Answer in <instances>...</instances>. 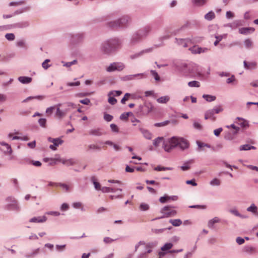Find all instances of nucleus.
Segmentation results:
<instances>
[{
    "label": "nucleus",
    "mask_w": 258,
    "mask_h": 258,
    "mask_svg": "<svg viewBox=\"0 0 258 258\" xmlns=\"http://www.w3.org/2000/svg\"><path fill=\"white\" fill-rule=\"evenodd\" d=\"M110 95H112V96H118L120 95L122 93L121 91H113L109 92Z\"/></svg>",
    "instance_id": "nucleus-55"
},
{
    "label": "nucleus",
    "mask_w": 258,
    "mask_h": 258,
    "mask_svg": "<svg viewBox=\"0 0 258 258\" xmlns=\"http://www.w3.org/2000/svg\"><path fill=\"white\" fill-rule=\"evenodd\" d=\"M142 246L144 248L147 250L146 252H145L144 253L141 254L139 256V258H144L146 256V253H150L152 251V248L153 247V245L150 244H146L145 242L140 241L139 242L138 244H137L135 246V250L136 251L138 249V248L140 246Z\"/></svg>",
    "instance_id": "nucleus-4"
},
{
    "label": "nucleus",
    "mask_w": 258,
    "mask_h": 258,
    "mask_svg": "<svg viewBox=\"0 0 258 258\" xmlns=\"http://www.w3.org/2000/svg\"><path fill=\"white\" fill-rule=\"evenodd\" d=\"M39 124L43 127H46V120L45 118H40L38 120Z\"/></svg>",
    "instance_id": "nucleus-51"
},
{
    "label": "nucleus",
    "mask_w": 258,
    "mask_h": 258,
    "mask_svg": "<svg viewBox=\"0 0 258 258\" xmlns=\"http://www.w3.org/2000/svg\"><path fill=\"white\" fill-rule=\"evenodd\" d=\"M80 85V82L79 81H77L74 83H67V85L68 86L72 87V86H78Z\"/></svg>",
    "instance_id": "nucleus-58"
},
{
    "label": "nucleus",
    "mask_w": 258,
    "mask_h": 258,
    "mask_svg": "<svg viewBox=\"0 0 258 258\" xmlns=\"http://www.w3.org/2000/svg\"><path fill=\"white\" fill-rule=\"evenodd\" d=\"M244 44L247 48H250L252 46V42L250 39H247L244 41Z\"/></svg>",
    "instance_id": "nucleus-40"
},
{
    "label": "nucleus",
    "mask_w": 258,
    "mask_h": 258,
    "mask_svg": "<svg viewBox=\"0 0 258 258\" xmlns=\"http://www.w3.org/2000/svg\"><path fill=\"white\" fill-rule=\"evenodd\" d=\"M131 96V94L130 93H126L123 98L121 100V102L122 104H124L125 103V101L128 100L130 97Z\"/></svg>",
    "instance_id": "nucleus-47"
},
{
    "label": "nucleus",
    "mask_w": 258,
    "mask_h": 258,
    "mask_svg": "<svg viewBox=\"0 0 258 258\" xmlns=\"http://www.w3.org/2000/svg\"><path fill=\"white\" fill-rule=\"evenodd\" d=\"M129 21L130 18L128 16H123L117 21L110 22L109 26L113 29H116L118 27H123L125 26Z\"/></svg>",
    "instance_id": "nucleus-3"
},
{
    "label": "nucleus",
    "mask_w": 258,
    "mask_h": 258,
    "mask_svg": "<svg viewBox=\"0 0 258 258\" xmlns=\"http://www.w3.org/2000/svg\"><path fill=\"white\" fill-rule=\"evenodd\" d=\"M254 29L252 28H242L239 29L240 33L243 34H247L250 32H253Z\"/></svg>",
    "instance_id": "nucleus-17"
},
{
    "label": "nucleus",
    "mask_w": 258,
    "mask_h": 258,
    "mask_svg": "<svg viewBox=\"0 0 258 258\" xmlns=\"http://www.w3.org/2000/svg\"><path fill=\"white\" fill-rule=\"evenodd\" d=\"M120 44L118 39H114L105 42L103 44V48L105 52L109 53Z\"/></svg>",
    "instance_id": "nucleus-2"
},
{
    "label": "nucleus",
    "mask_w": 258,
    "mask_h": 258,
    "mask_svg": "<svg viewBox=\"0 0 258 258\" xmlns=\"http://www.w3.org/2000/svg\"><path fill=\"white\" fill-rule=\"evenodd\" d=\"M239 124L243 127H246L248 126V122L244 119H241L239 120Z\"/></svg>",
    "instance_id": "nucleus-33"
},
{
    "label": "nucleus",
    "mask_w": 258,
    "mask_h": 258,
    "mask_svg": "<svg viewBox=\"0 0 258 258\" xmlns=\"http://www.w3.org/2000/svg\"><path fill=\"white\" fill-rule=\"evenodd\" d=\"M149 208V207L148 205L145 204V203H142L140 206V209L142 211H146V210H148Z\"/></svg>",
    "instance_id": "nucleus-48"
},
{
    "label": "nucleus",
    "mask_w": 258,
    "mask_h": 258,
    "mask_svg": "<svg viewBox=\"0 0 258 258\" xmlns=\"http://www.w3.org/2000/svg\"><path fill=\"white\" fill-rule=\"evenodd\" d=\"M244 67L246 69H255L256 67V62L255 61L252 62H247L246 61H244Z\"/></svg>",
    "instance_id": "nucleus-14"
},
{
    "label": "nucleus",
    "mask_w": 258,
    "mask_h": 258,
    "mask_svg": "<svg viewBox=\"0 0 258 258\" xmlns=\"http://www.w3.org/2000/svg\"><path fill=\"white\" fill-rule=\"evenodd\" d=\"M124 65L121 62H113L106 68V71L108 72L115 71H121L124 69Z\"/></svg>",
    "instance_id": "nucleus-7"
},
{
    "label": "nucleus",
    "mask_w": 258,
    "mask_h": 258,
    "mask_svg": "<svg viewBox=\"0 0 258 258\" xmlns=\"http://www.w3.org/2000/svg\"><path fill=\"white\" fill-rule=\"evenodd\" d=\"M17 45L18 47H25V42L24 40H20L17 42Z\"/></svg>",
    "instance_id": "nucleus-64"
},
{
    "label": "nucleus",
    "mask_w": 258,
    "mask_h": 258,
    "mask_svg": "<svg viewBox=\"0 0 258 258\" xmlns=\"http://www.w3.org/2000/svg\"><path fill=\"white\" fill-rule=\"evenodd\" d=\"M178 43L182 45L184 47H186L188 46V44L191 43L190 40L189 39H179L177 40Z\"/></svg>",
    "instance_id": "nucleus-16"
},
{
    "label": "nucleus",
    "mask_w": 258,
    "mask_h": 258,
    "mask_svg": "<svg viewBox=\"0 0 258 258\" xmlns=\"http://www.w3.org/2000/svg\"><path fill=\"white\" fill-rule=\"evenodd\" d=\"M5 37L9 41H13L15 38V35L13 33H7L6 34Z\"/></svg>",
    "instance_id": "nucleus-38"
},
{
    "label": "nucleus",
    "mask_w": 258,
    "mask_h": 258,
    "mask_svg": "<svg viewBox=\"0 0 258 258\" xmlns=\"http://www.w3.org/2000/svg\"><path fill=\"white\" fill-rule=\"evenodd\" d=\"M188 85L190 87H199L200 86V83L196 81L188 82Z\"/></svg>",
    "instance_id": "nucleus-32"
},
{
    "label": "nucleus",
    "mask_w": 258,
    "mask_h": 258,
    "mask_svg": "<svg viewBox=\"0 0 258 258\" xmlns=\"http://www.w3.org/2000/svg\"><path fill=\"white\" fill-rule=\"evenodd\" d=\"M117 190H119L120 191L122 190V189L120 188H115L114 187H102L100 189V190H101L103 192H114Z\"/></svg>",
    "instance_id": "nucleus-15"
},
{
    "label": "nucleus",
    "mask_w": 258,
    "mask_h": 258,
    "mask_svg": "<svg viewBox=\"0 0 258 258\" xmlns=\"http://www.w3.org/2000/svg\"><path fill=\"white\" fill-rule=\"evenodd\" d=\"M131 114H132V113H131V112H127V113H123L120 115V118L122 120L127 119L128 118V116Z\"/></svg>",
    "instance_id": "nucleus-44"
},
{
    "label": "nucleus",
    "mask_w": 258,
    "mask_h": 258,
    "mask_svg": "<svg viewBox=\"0 0 258 258\" xmlns=\"http://www.w3.org/2000/svg\"><path fill=\"white\" fill-rule=\"evenodd\" d=\"M108 102L111 104H115L117 102L116 99L113 97V96H112V95H110L109 93H108Z\"/></svg>",
    "instance_id": "nucleus-30"
},
{
    "label": "nucleus",
    "mask_w": 258,
    "mask_h": 258,
    "mask_svg": "<svg viewBox=\"0 0 258 258\" xmlns=\"http://www.w3.org/2000/svg\"><path fill=\"white\" fill-rule=\"evenodd\" d=\"M153 106L149 102H145L143 105H140V111L143 115H147L153 110Z\"/></svg>",
    "instance_id": "nucleus-5"
},
{
    "label": "nucleus",
    "mask_w": 258,
    "mask_h": 258,
    "mask_svg": "<svg viewBox=\"0 0 258 258\" xmlns=\"http://www.w3.org/2000/svg\"><path fill=\"white\" fill-rule=\"evenodd\" d=\"M215 15L214 13L211 11L207 13L206 15H205V18L208 21H210L213 19L215 18Z\"/></svg>",
    "instance_id": "nucleus-26"
},
{
    "label": "nucleus",
    "mask_w": 258,
    "mask_h": 258,
    "mask_svg": "<svg viewBox=\"0 0 258 258\" xmlns=\"http://www.w3.org/2000/svg\"><path fill=\"white\" fill-rule=\"evenodd\" d=\"M7 200L8 201H11L12 203L9 205L10 208V209L16 210L19 208L18 203L16 200L13 198L9 197L7 198Z\"/></svg>",
    "instance_id": "nucleus-13"
},
{
    "label": "nucleus",
    "mask_w": 258,
    "mask_h": 258,
    "mask_svg": "<svg viewBox=\"0 0 258 258\" xmlns=\"http://www.w3.org/2000/svg\"><path fill=\"white\" fill-rule=\"evenodd\" d=\"M92 180H93L95 189L98 190H100L101 187L100 183L99 182L96 181L95 180L94 178H93Z\"/></svg>",
    "instance_id": "nucleus-52"
},
{
    "label": "nucleus",
    "mask_w": 258,
    "mask_h": 258,
    "mask_svg": "<svg viewBox=\"0 0 258 258\" xmlns=\"http://www.w3.org/2000/svg\"><path fill=\"white\" fill-rule=\"evenodd\" d=\"M60 106H61V104H58L55 105L56 109L55 115L57 117H58L59 118H61L64 117L66 115L67 112V110L63 111V110H60Z\"/></svg>",
    "instance_id": "nucleus-9"
},
{
    "label": "nucleus",
    "mask_w": 258,
    "mask_h": 258,
    "mask_svg": "<svg viewBox=\"0 0 258 258\" xmlns=\"http://www.w3.org/2000/svg\"><path fill=\"white\" fill-rule=\"evenodd\" d=\"M50 60L48 59L45 60L42 64V67H43V68H44L45 70L47 69L50 67V65L48 64Z\"/></svg>",
    "instance_id": "nucleus-46"
},
{
    "label": "nucleus",
    "mask_w": 258,
    "mask_h": 258,
    "mask_svg": "<svg viewBox=\"0 0 258 258\" xmlns=\"http://www.w3.org/2000/svg\"><path fill=\"white\" fill-rule=\"evenodd\" d=\"M110 127H111V130L113 131V132H118V127L117 126V125L115 124H110Z\"/></svg>",
    "instance_id": "nucleus-60"
},
{
    "label": "nucleus",
    "mask_w": 258,
    "mask_h": 258,
    "mask_svg": "<svg viewBox=\"0 0 258 258\" xmlns=\"http://www.w3.org/2000/svg\"><path fill=\"white\" fill-rule=\"evenodd\" d=\"M189 145V144L186 139L183 138L173 137L164 144L163 147L166 152H169L177 146L183 150L187 149Z\"/></svg>",
    "instance_id": "nucleus-1"
},
{
    "label": "nucleus",
    "mask_w": 258,
    "mask_h": 258,
    "mask_svg": "<svg viewBox=\"0 0 258 258\" xmlns=\"http://www.w3.org/2000/svg\"><path fill=\"white\" fill-rule=\"evenodd\" d=\"M212 185H219L220 184V181L217 178H215L210 182Z\"/></svg>",
    "instance_id": "nucleus-45"
},
{
    "label": "nucleus",
    "mask_w": 258,
    "mask_h": 258,
    "mask_svg": "<svg viewBox=\"0 0 258 258\" xmlns=\"http://www.w3.org/2000/svg\"><path fill=\"white\" fill-rule=\"evenodd\" d=\"M34 98H36V99H43L44 98V97L43 96H36V97H29L28 98H27L26 99L24 100L23 101V102H27L32 99H34Z\"/></svg>",
    "instance_id": "nucleus-42"
},
{
    "label": "nucleus",
    "mask_w": 258,
    "mask_h": 258,
    "mask_svg": "<svg viewBox=\"0 0 258 258\" xmlns=\"http://www.w3.org/2000/svg\"><path fill=\"white\" fill-rule=\"evenodd\" d=\"M140 131L146 139H151L152 138V135L148 131L143 129H141Z\"/></svg>",
    "instance_id": "nucleus-25"
},
{
    "label": "nucleus",
    "mask_w": 258,
    "mask_h": 258,
    "mask_svg": "<svg viewBox=\"0 0 258 258\" xmlns=\"http://www.w3.org/2000/svg\"><path fill=\"white\" fill-rule=\"evenodd\" d=\"M220 220L218 217H215L212 220H210L208 222V226L210 228H212L214 224L216 223L219 222Z\"/></svg>",
    "instance_id": "nucleus-24"
},
{
    "label": "nucleus",
    "mask_w": 258,
    "mask_h": 258,
    "mask_svg": "<svg viewBox=\"0 0 258 258\" xmlns=\"http://www.w3.org/2000/svg\"><path fill=\"white\" fill-rule=\"evenodd\" d=\"M80 102L83 104L88 105L90 103V100L88 98H85L83 100H80Z\"/></svg>",
    "instance_id": "nucleus-61"
},
{
    "label": "nucleus",
    "mask_w": 258,
    "mask_h": 258,
    "mask_svg": "<svg viewBox=\"0 0 258 258\" xmlns=\"http://www.w3.org/2000/svg\"><path fill=\"white\" fill-rule=\"evenodd\" d=\"M58 186H61L65 191H69L70 190V186L64 183H58Z\"/></svg>",
    "instance_id": "nucleus-49"
},
{
    "label": "nucleus",
    "mask_w": 258,
    "mask_h": 258,
    "mask_svg": "<svg viewBox=\"0 0 258 258\" xmlns=\"http://www.w3.org/2000/svg\"><path fill=\"white\" fill-rule=\"evenodd\" d=\"M56 109L55 105L48 107L46 110V113L47 116H50L53 113L54 109Z\"/></svg>",
    "instance_id": "nucleus-29"
},
{
    "label": "nucleus",
    "mask_w": 258,
    "mask_h": 258,
    "mask_svg": "<svg viewBox=\"0 0 258 258\" xmlns=\"http://www.w3.org/2000/svg\"><path fill=\"white\" fill-rule=\"evenodd\" d=\"M190 50L192 53H201L207 52L208 49L206 48H201L197 46H194L190 48Z\"/></svg>",
    "instance_id": "nucleus-12"
},
{
    "label": "nucleus",
    "mask_w": 258,
    "mask_h": 258,
    "mask_svg": "<svg viewBox=\"0 0 258 258\" xmlns=\"http://www.w3.org/2000/svg\"><path fill=\"white\" fill-rule=\"evenodd\" d=\"M197 144L198 145V147L200 148L203 147H210V146L208 145V144H205V143H202V142H200L199 141H198L197 142Z\"/></svg>",
    "instance_id": "nucleus-63"
},
{
    "label": "nucleus",
    "mask_w": 258,
    "mask_h": 258,
    "mask_svg": "<svg viewBox=\"0 0 258 258\" xmlns=\"http://www.w3.org/2000/svg\"><path fill=\"white\" fill-rule=\"evenodd\" d=\"M169 222L174 226H179L182 224V221L179 219H170Z\"/></svg>",
    "instance_id": "nucleus-21"
},
{
    "label": "nucleus",
    "mask_w": 258,
    "mask_h": 258,
    "mask_svg": "<svg viewBox=\"0 0 258 258\" xmlns=\"http://www.w3.org/2000/svg\"><path fill=\"white\" fill-rule=\"evenodd\" d=\"M48 141L50 142L53 143L54 145H55L56 147L58 146L59 145L61 144L62 143V141L59 139H52V138H49L48 139Z\"/></svg>",
    "instance_id": "nucleus-18"
},
{
    "label": "nucleus",
    "mask_w": 258,
    "mask_h": 258,
    "mask_svg": "<svg viewBox=\"0 0 258 258\" xmlns=\"http://www.w3.org/2000/svg\"><path fill=\"white\" fill-rule=\"evenodd\" d=\"M47 217L45 216H39L37 217H33L31 218L29 221L30 222L34 223H43L47 220Z\"/></svg>",
    "instance_id": "nucleus-11"
},
{
    "label": "nucleus",
    "mask_w": 258,
    "mask_h": 258,
    "mask_svg": "<svg viewBox=\"0 0 258 258\" xmlns=\"http://www.w3.org/2000/svg\"><path fill=\"white\" fill-rule=\"evenodd\" d=\"M171 168L169 167H164L160 166H157L154 168L155 170L156 171H163L166 170H170Z\"/></svg>",
    "instance_id": "nucleus-54"
},
{
    "label": "nucleus",
    "mask_w": 258,
    "mask_h": 258,
    "mask_svg": "<svg viewBox=\"0 0 258 258\" xmlns=\"http://www.w3.org/2000/svg\"><path fill=\"white\" fill-rule=\"evenodd\" d=\"M163 138L162 137H159L154 140L153 144L155 146L158 147L159 144L163 141Z\"/></svg>",
    "instance_id": "nucleus-35"
},
{
    "label": "nucleus",
    "mask_w": 258,
    "mask_h": 258,
    "mask_svg": "<svg viewBox=\"0 0 258 258\" xmlns=\"http://www.w3.org/2000/svg\"><path fill=\"white\" fill-rule=\"evenodd\" d=\"M100 147L95 145H90L88 146L87 151H89L90 150H100Z\"/></svg>",
    "instance_id": "nucleus-53"
},
{
    "label": "nucleus",
    "mask_w": 258,
    "mask_h": 258,
    "mask_svg": "<svg viewBox=\"0 0 258 258\" xmlns=\"http://www.w3.org/2000/svg\"><path fill=\"white\" fill-rule=\"evenodd\" d=\"M151 30L150 26H146L143 30L140 31L139 34L140 35H146Z\"/></svg>",
    "instance_id": "nucleus-28"
},
{
    "label": "nucleus",
    "mask_w": 258,
    "mask_h": 258,
    "mask_svg": "<svg viewBox=\"0 0 258 258\" xmlns=\"http://www.w3.org/2000/svg\"><path fill=\"white\" fill-rule=\"evenodd\" d=\"M195 4L198 6H201L206 3V0H193Z\"/></svg>",
    "instance_id": "nucleus-56"
},
{
    "label": "nucleus",
    "mask_w": 258,
    "mask_h": 258,
    "mask_svg": "<svg viewBox=\"0 0 258 258\" xmlns=\"http://www.w3.org/2000/svg\"><path fill=\"white\" fill-rule=\"evenodd\" d=\"M104 118L105 120H106L107 121H110L112 119L113 117H112V116H111L110 114H108L107 113H104Z\"/></svg>",
    "instance_id": "nucleus-57"
},
{
    "label": "nucleus",
    "mask_w": 258,
    "mask_h": 258,
    "mask_svg": "<svg viewBox=\"0 0 258 258\" xmlns=\"http://www.w3.org/2000/svg\"><path fill=\"white\" fill-rule=\"evenodd\" d=\"M193 162L192 161H189L188 163H185L183 166L181 167V169L183 170H187L190 168L189 166L188 165L189 163H192Z\"/></svg>",
    "instance_id": "nucleus-50"
},
{
    "label": "nucleus",
    "mask_w": 258,
    "mask_h": 258,
    "mask_svg": "<svg viewBox=\"0 0 258 258\" xmlns=\"http://www.w3.org/2000/svg\"><path fill=\"white\" fill-rule=\"evenodd\" d=\"M151 73L153 75V76L155 78V80L157 81H159L160 80V77L158 75V73L154 71H151Z\"/></svg>",
    "instance_id": "nucleus-59"
},
{
    "label": "nucleus",
    "mask_w": 258,
    "mask_h": 258,
    "mask_svg": "<svg viewBox=\"0 0 258 258\" xmlns=\"http://www.w3.org/2000/svg\"><path fill=\"white\" fill-rule=\"evenodd\" d=\"M57 160L58 161L61 162L62 164H63L64 165H66V164H67V162H69L70 163V164H74V161L71 159L64 160L63 159L57 158Z\"/></svg>",
    "instance_id": "nucleus-39"
},
{
    "label": "nucleus",
    "mask_w": 258,
    "mask_h": 258,
    "mask_svg": "<svg viewBox=\"0 0 258 258\" xmlns=\"http://www.w3.org/2000/svg\"><path fill=\"white\" fill-rule=\"evenodd\" d=\"M161 212L164 214V216L161 218L173 217L175 216L177 214V211L175 210H172L171 207L170 206H165L163 207L161 209Z\"/></svg>",
    "instance_id": "nucleus-6"
},
{
    "label": "nucleus",
    "mask_w": 258,
    "mask_h": 258,
    "mask_svg": "<svg viewBox=\"0 0 258 258\" xmlns=\"http://www.w3.org/2000/svg\"><path fill=\"white\" fill-rule=\"evenodd\" d=\"M139 76L143 77L144 76V74H136V75H128V76H126L125 78H126V80H131L134 79L135 78H136V77H139Z\"/></svg>",
    "instance_id": "nucleus-31"
},
{
    "label": "nucleus",
    "mask_w": 258,
    "mask_h": 258,
    "mask_svg": "<svg viewBox=\"0 0 258 258\" xmlns=\"http://www.w3.org/2000/svg\"><path fill=\"white\" fill-rule=\"evenodd\" d=\"M18 79L20 82L23 84L29 83L32 81L31 78L27 77H20Z\"/></svg>",
    "instance_id": "nucleus-19"
},
{
    "label": "nucleus",
    "mask_w": 258,
    "mask_h": 258,
    "mask_svg": "<svg viewBox=\"0 0 258 258\" xmlns=\"http://www.w3.org/2000/svg\"><path fill=\"white\" fill-rule=\"evenodd\" d=\"M170 100V97L168 96H165L161 97L157 99V101L159 103H166Z\"/></svg>",
    "instance_id": "nucleus-20"
},
{
    "label": "nucleus",
    "mask_w": 258,
    "mask_h": 258,
    "mask_svg": "<svg viewBox=\"0 0 258 258\" xmlns=\"http://www.w3.org/2000/svg\"><path fill=\"white\" fill-rule=\"evenodd\" d=\"M178 198L177 196H165L164 197H162L160 198L159 201L161 203H165L166 202L171 200L173 201H177L178 200Z\"/></svg>",
    "instance_id": "nucleus-10"
},
{
    "label": "nucleus",
    "mask_w": 258,
    "mask_h": 258,
    "mask_svg": "<svg viewBox=\"0 0 258 258\" xmlns=\"http://www.w3.org/2000/svg\"><path fill=\"white\" fill-rule=\"evenodd\" d=\"M203 97L208 102H212L216 99V97L210 95H203Z\"/></svg>",
    "instance_id": "nucleus-27"
},
{
    "label": "nucleus",
    "mask_w": 258,
    "mask_h": 258,
    "mask_svg": "<svg viewBox=\"0 0 258 258\" xmlns=\"http://www.w3.org/2000/svg\"><path fill=\"white\" fill-rule=\"evenodd\" d=\"M213 110H214L215 113H219L220 112H222L223 110V108L222 106L218 105L215 106Z\"/></svg>",
    "instance_id": "nucleus-41"
},
{
    "label": "nucleus",
    "mask_w": 258,
    "mask_h": 258,
    "mask_svg": "<svg viewBox=\"0 0 258 258\" xmlns=\"http://www.w3.org/2000/svg\"><path fill=\"white\" fill-rule=\"evenodd\" d=\"M170 123V121L166 120L160 123H156L155 126L156 127H161L168 125Z\"/></svg>",
    "instance_id": "nucleus-37"
},
{
    "label": "nucleus",
    "mask_w": 258,
    "mask_h": 258,
    "mask_svg": "<svg viewBox=\"0 0 258 258\" xmlns=\"http://www.w3.org/2000/svg\"><path fill=\"white\" fill-rule=\"evenodd\" d=\"M89 135L97 136H101L102 134L100 131V129H99V128L92 130L89 131Z\"/></svg>",
    "instance_id": "nucleus-22"
},
{
    "label": "nucleus",
    "mask_w": 258,
    "mask_h": 258,
    "mask_svg": "<svg viewBox=\"0 0 258 258\" xmlns=\"http://www.w3.org/2000/svg\"><path fill=\"white\" fill-rule=\"evenodd\" d=\"M257 207L254 205H252L251 206L247 209V211L255 213L257 211Z\"/></svg>",
    "instance_id": "nucleus-43"
},
{
    "label": "nucleus",
    "mask_w": 258,
    "mask_h": 258,
    "mask_svg": "<svg viewBox=\"0 0 258 258\" xmlns=\"http://www.w3.org/2000/svg\"><path fill=\"white\" fill-rule=\"evenodd\" d=\"M173 246V244L171 243H166L162 248V251H165L171 249Z\"/></svg>",
    "instance_id": "nucleus-34"
},
{
    "label": "nucleus",
    "mask_w": 258,
    "mask_h": 258,
    "mask_svg": "<svg viewBox=\"0 0 258 258\" xmlns=\"http://www.w3.org/2000/svg\"><path fill=\"white\" fill-rule=\"evenodd\" d=\"M194 126L195 128L198 130H201L202 128V125L198 122H195L194 123Z\"/></svg>",
    "instance_id": "nucleus-62"
},
{
    "label": "nucleus",
    "mask_w": 258,
    "mask_h": 258,
    "mask_svg": "<svg viewBox=\"0 0 258 258\" xmlns=\"http://www.w3.org/2000/svg\"><path fill=\"white\" fill-rule=\"evenodd\" d=\"M1 145L6 147L7 151H6V152H7L9 154H12V150L11 149V146L9 144L5 143H2Z\"/></svg>",
    "instance_id": "nucleus-36"
},
{
    "label": "nucleus",
    "mask_w": 258,
    "mask_h": 258,
    "mask_svg": "<svg viewBox=\"0 0 258 258\" xmlns=\"http://www.w3.org/2000/svg\"><path fill=\"white\" fill-rule=\"evenodd\" d=\"M255 149H256V148L255 147L252 146H250L249 145H247V144L241 146L239 148L240 150H241V151H242V150L246 151V150H251V149L254 150Z\"/></svg>",
    "instance_id": "nucleus-23"
},
{
    "label": "nucleus",
    "mask_w": 258,
    "mask_h": 258,
    "mask_svg": "<svg viewBox=\"0 0 258 258\" xmlns=\"http://www.w3.org/2000/svg\"><path fill=\"white\" fill-rule=\"evenodd\" d=\"M215 112L213 109L207 110L205 113V119H210L212 121H214L216 119V117L214 115Z\"/></svg>",
    "instance_id": "nucleus-8"
}]
</instances>
